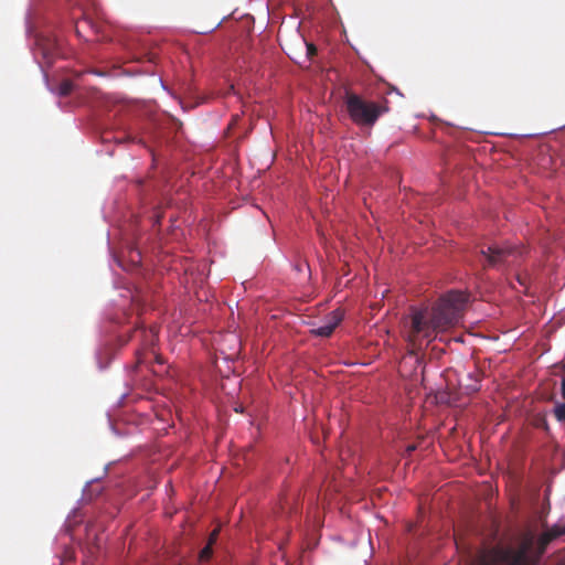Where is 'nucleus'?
Returning a JSON list of instances; mask_svg holds the SVG:
<instances>
[{
    "label": "nucleus",
    "instance_id": "nucleus-2",
    "mask_svg": "<svg viewBox=\"0 0 565 565\" xmlns=\"http://www.w3.org/2000/svg\"><path fill=\"white\" fill-rule=\"evenodd\" d=\"M534 535L524 533L518 547L495 545L483 548L472 565H536L537 557L532 555Z\"/></svg>",
    "mask_w": 565,
    "mask_h": 565
},
{
    "label": "nucleus",
    "instance_id": "nucleus-16",
    "mask_svg": "<svg viewBox=\"0 0 565 565\" xmlns=\"http://www.w3.org/2000/svg\"><path fill=\"white\" fill-rule=\"evenodd\" d=\"M415 449V446H408L407 450L413 451Z\"/></svg>",
    "mask_w": 565,
    "mask_h": 565
},
{
    "label": "nucleus",
    "instance_id": "nucleus-11",
    "mask_svg": "<svg viewBox=\"0 0 565 565\" xmlns=\"http://www.w3.org/2000/svg\"><path fill=\"white\" fill-rule=\"evenodd\" d=\"M212 552H213V550H212V545H211V544H206V545L204 546V548L200 552V554H199V559H200L201 562H206V561H209V559H210V557L212 556Z\"/></svg>",
    "mask_w": 565,
    "mask_h": 565
},
{
    "label": "nucleus",
    "instance_id": "nucleus-8",
    "mask_svg": "<svg viewBox=\"0 0 565 565\" xmlns=\"http://www.w3.org/2000/svg\"><path fill=\"white\" fill-rule=\"evenodd\" d=\"M509 249H481L482 257L484 259L486 266L497 267L499 266L504 257L507 256V252Z\"/></svg>",
    "mask_w": 565,
    "mask_h": 565
},
{
    "label": "nucleus",
    "instance_id": "nucleus-5",
    "mask_svg": "<svg viewBox=\"0 0 565 565\" xmlns=\"http://www.w3.org/2000/svg\"><path fill=\"white\" fill-rule=\"evenodd\" d=\"M344 313L341 309L333 310L326 317V321L322 326L312 329L311 332L318 337H330L334 329L343 320Z\"/></svg>",
    "mask_w": 565,
    "mask_h": 565
},
{
    "label": "nucleus",
    "instance_id": "nucleus-13",
    "mask_svg": "<svg viewBox=\"0 0 565 565\" xmlns=\"http://www.w3.org/2000/svg\"><path fill=\"white\" fill-rule=\"evenodd\" d=\"M217 535H218V529L213 530V532L210 534L207 544H211L213 546V544L217 540Z\"/></svg>",
    "mask_w": 565,
    "mask_h": 565
},
{
    "label": "nucleus",
    "instance_id": "nucleus-6",
    "mask_svg": "<svg viewBox=\"0 0 565 565\" xmlns=\"http://www.w3.org/2000/svg\"><path fill=\"white\" fill-rule=\"evenodd\" d=\"M565 535V525L556 524L544 532L539 541V556L544 553L546 546L555 539Z\"/></svg>",
    "mask_w": 565,
    "mask_h": 565
},
{
    "label": "nucleus",
    "instance_id": "nucleus-4",
    "mask_svg": "<svg viewBox=\"0 0 565 565\" xmlns=\"http://www.w3.org/2000/svg\"><path fill=\"white\" fill-rule=\"evenodd\" d=\"M120 253L115 254V258L120 267L126 270L138 267L142 262V249H118Z\"/></svg>",
    "mask_w": 565,
    "mask_h": 565
},
{
    "label": "nucleus",
    "instance_id": "nucleus-10",
    "mask_svg": "<svg viewBox=\"0 0 565 565\" xmlns=\"http://www.w3.org/2000/svg\"><path fill=\"white\" fill-rule=\"evenodd\" d=\"M554 416L558 422H565V403L555 406Z\"/></svg>",
    "mask_w": 565,
    "mask_h": 565
},
{
    "label": "nucleus",
    "instance_id": "nucleus-12",
    "mask_svg": "<svg viewBox=\"0 0 565 565\" xmlns=\"http://www.w3.org/2000/svg\"><path fill=\"white\" fill-rule=\"evenodd\" d=\"M561 369L565 374V364H562ZM561 394H562V397L565 399V375L563 376L562 383H561Z\"/></svg>",
    "mask_w": 565,
    "mask_h": 565
},
{
    "label": "nucleus",
    "instance_id": "nucleus-15",
    "mask_svg": "<svg viewBox=\"0 0 565 565\" xmlns=\"http://www.w3.org/2000/svg\"><path fill=\"white\" fill-rule=\"evenodd\" d=\"M308 52H309V54H315L316 53V47L312 44H309L308 45Z\"/></svg>",
    "mask_w": 565,
    "mask_h": 565
},
{
    "label": "nucleus",
    "instance_id": "nucleus-1",
    "mask_svg": "<svg viewBox=\"0 0 565 565\" xmlns=\"http://www.w3.org/2000/svg\"><path fill=\"white\" fill-rule=\"evenodd\" d=\"M468 301L469 294L450 290L443 295L431 308L412 307L409 319L405 322V339L412 352L420 350L423 342H430L438 332L457 326Z\"/></svg>",
    "mask_w": 565,
    "mask_h": 565
},
{
    "label": "nucleus",
    "instance_id": "nucleus-3",
    "mask_svg": "<svg viewBox=\"0 0 565 565\" xmlns=\"http://www.w3.org/2000/svg\"><path fill=\"white\" fill-rule=\"evenodd\" d=\"M350 120L362 128H372L383 115L390 111L388 100H367L361 95L347 90L343 97Z\"/></svg>",
    "mask_w": 565,
    "mask_h": 565
},
{
    "label": "nucleus",
    "instance_id": "nucleus-9",
    "mask_svg": "<svg viewBox=\"0 0 565 565\" xmlns=\"http://www.w3.org/2000/svg\"><path fill=\"white\" fill-rule=\"evenodd\" d=\"M73 89H74V85H73L72 81L64 79L58 85L57 93L60 96L65 97V96H68L73 92Z\"/></svg>",
    "mask_w": 565,
    "mask_h": 565
},
{
    "label": "nucleus",
    "instance_id": "nucleus-14",
    "mask_svg": "<svg viewBox=\"0 0 565 565\" xmlns=\"http://www.w3.org/2000/svg\"><path fill=\"white\" fill-rule=\"evenodd\" d=\"M467 388H468L470 392H477V391H479V388H480V386H479V380H478V379H476L473 384H471V385H467Z\"/></svg>",
    "mask_w": 565,
    "mask_h": 565
},
{
    "label": "nucleus",
    "instance_id": "nucleus-7",
    "mask_svg": "<svg viewBox=\"0 0 565 565\" xmlns=\"http://www.w3.org/2000/svg\"><path fill=\"white\" fill-rule=\"evenodd\" d=\"M132 338H140L145 349L153 348L158 341V331L156 327L150 329L135 330Z\"/></svg>",
    "mask_w": 565,
    "mask_h": 565
}]
</instances>
